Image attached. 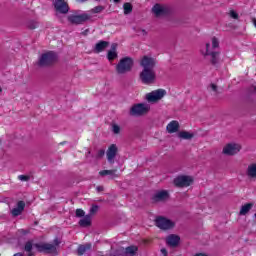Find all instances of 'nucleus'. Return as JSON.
Listing matches in <instances>:
<instances>
[{"label":"nucleus","mask_w":256,"mask_h":256,"mask_svg":"<svg viewBox=\"0 0 256 256\" xmlns=\"http://www.w3.org/2000/svg\"><path fill=\"white\" fill-rule=\"evenodd\" d=\"M246 175L249 179H256V162L248 165Z\"/></svg>","instance_id":"412c9836"},{"label":"nucleus","mask_w":256,"mask_h":256,"mask_svg":"<svg viewBox=\"0 0 256 256\" xmlns=\"http://www.w3.org/2000/svg\"><path fill=\"white\" fill-rule=\"evenodd\" d=\"M23 211H25V202L18 201L17 207L13 208L11 210V213H12L13 217H19V215H21L23 213Z\"/></svg>","instance_id":"dca6fc26"},{"label":"nucleus","mask_w":256,"mask_h":256,"mask_svg":"<svg viewBox=\"0 0 256 256\" xmlns=\"http://www.w3.org/2000/svg\"><path fill=\"white\" fill-rule=\"evenodd\" d=\"M123 9H124V15H129L133 12V5H131V3L129 2L124 3Z\"/></svg>","instance_id":"c85d7f7f"},{"label":"nucleus","mask_w":256,"mask_h":256,"mask_svg":"<svg viewBox=\"0 0 256 256\" xmlns=\"http://www.w3.org/2000/svg\"><path fill=\"white\" fill-rule=\"evenodd\" d=\"M241 151V146L239 144L230 143L224 146L222 153L228 155L229 157L237 155Z\"/></svg>","instance_id":"9d476101"},{"label":"nucleus","mask_w":256,"mask_h":256,"mask_svg":"<svg viewBox=\"0 0 256 256\" xmlns=\"http://www.w3.org/2000/svg\"><path fill=\"white\" fill-rule=\"evenodd\" d=\"M92 245L91 243H86V244H81L78 246L77 248V255H85V253H87V251H91L92 249Z\"/></svg>","instance_id":"aec40b11"},{"label":"nucleus","mask_w":256,"mask_h":256,"mask_svg":"<svg viewBox=\"0 0 256 256\" xmlns=\"http://www.w3.org/2000/svg\"><path fill=\"white\" fill-rule=\"evenodd\" d=\"M212 47L213 49H217L219 47V39H217V37L212 38Z\"/></svg>","instance_id":"2f4dec72"},{"label":"nucleus","mask_w":256,"mask_h":256,"mask_svg":"<svg viewBox=\"0 0 256 256\" xmlns=\"http://www.w3.org/2000/svg\"><path fill=\"white\" fill-rule=\"evenodd\" d=\"M131 69H133V59L131 57L122 58L116 65L118 75H125V73H129Z\"/></svg>","instance_id":"7ed1b4c3"},{"label":"nucleus","mask_w":256,"mask_h":256,"mask_svg":"<svg viewBox=\"0 0 256 256\" xmlns=\"http://www.w3.org/2000/svg\"><path fill=\"white\" fill-rule=\"evenodd\" d=\"M119 1H121V0H114V3H119Z\"/></svg>","instance_id":"49530a36"},{"label":"nucleus","mask_w":256,"mask_h":256,"mask_svg":"<svg viewBox=\"0 0 256 256\" xmlns=\"http://www.w3.org/2000/svg\"><path fill=\"white\" fill-rule=\"evenodd\" d=\"M166 241L170 247H177L179 245V241H181V238L175 234H171L167 237Z\"/></svg>","instance_id":"a211bd4d"},{"label":"nucleus","mask_w":256,"mask_h":256,"mask_svg":"<svg viewBox=\"0 0 256 256\" xmlns=\"http://www.w3.org/2000/svg\"><path fill=\"white\" fill-rule=\"evenodd\" d=\"M54 8L57 13H61L62 15H67V13H69V4H67L65 0H55Z\"/></svg>","instance_id":"f8f14e48"},{"label":"nucleus","mask_w":256,"mask_h":256,"mask_svg":"<svg viewBox=\"0 0 256 256\" xmlns=\"http://www.w3.org/2000/svg\"><path fill=\"white\" fill-rule=\"evenodd\" d=\"M230 17H232V19H239V14H237V12H235V10H231Z\"/></svg>","instance_id":"e433bc0d"},{"label":"nucleus","mask_w":256,"mask_h":256,"mask_svg":"<svg viewBox=\"0 0 256 256\" xmlns=\"http://www.w3.org/2000/svg\"><path fill=\"white\" fill-rule=\"evenodd\" d=\"M152 13H154L155 17H165V15H169V8L165 5L155 4L152 8Z\"/></svg>","instance_id":"ddd939ff"},{"label":"nucleus","mask_w":256,"mask_h":256,"mask_svg":"<svg viewBox=\"0 0 256 256\" xmlns=\"http://www.w3.org/2000/svg\"><path fill=\"white\" fill-rule=\"evenodd\" d=\"M209 47H211V44H206V52L205 56L210 55V61L212 65H217L219 63V52H209Z\"/></svg>","instance_id":"2eb2a0df"},{"label":"nucleus","mask_w":256,"mask_h":256,"mask_svg":"<svg viewBox=\"0 0 256 256\" xmlns=\"http://www.w3.org/2000/svg\"><path fill=\"white\" fill-rule=\"evenodd\" d=\"M117 153H119V148L117 147V144H111L106 151L107 161L108 163H110V165H113L115 163V157H117Z\"/></svg>","instance_id":"9b49d317"},{"label":"nucleus","mask_w":256,"mask_h":256,"mask_svg":"<svg viewBox=\"0 0 256 256\" xmlns=\"http://www.w3.org/2000/svg\"><path fill=\"white\" fill-rule=\"evenodd\" d=\"M173 183L175 187L179 188L190 187V185H193V178L187 175H180L174 178Z\"/></svg>","instance_id":"0eeeda50"},{"label":"nucleus","mask_w":256,"mask_h":256,"mask_svg":"<svg viewBox=\"0 0 256 256\" xmlns=\"http://www.w3.org/2000/svg\"><path fill=\"white\" fill-rule=\"evenodd\" d=\"M89 155H91V151H88V153L86 154V157H89Z\"/></svg>","instance_id":"a18cd8bd"},{"label":"nucleus","mask_w":256,"mask_h":256,"mask_svg":"<svg viewBox=\"0 0 256 256\" xmlns=\"http://www.w3.org/2000/svg\"><path fill=\"white\" fill-rule=\"evenodd\" d=\"M151 109L149 104L139 103L135 104L130 108V115L132 117H141L142 115H147Z\"/></svg>","instance_id":"39448f33"},{"label":"nucleus","mask_w":256,"mask_h":256,"mask_svg":"<svg viewBox=\"0 0 256 256\" xmlns=\"http://www.w3.org/2000/svg\"><path fill=\"white\" fill-rule=\"evenodd\" d=\"M76 217H85V211H83V209H77Z\"/></svg>","instance_id":"c9c22d12"},{"label":"nucleus","mask_w":256,"mask_h":256,"mask_svg":"<svg viewBox=\"0 0 256 256\" xmlns=\"http://www.w3.org/2000/svg\"><path fill=\"white\" fill-rule=\"evenodd\" d=\"M140 67L142 71L140 72V80L144 85H153L157 79V72H155V67H157V59L145 55L140 59Z\"/></svg>","instance_id":"f257e3e1"},{"label":"nucleus","mask_w":256,"mask_h":256,"mask_svg":"<svg viewBox=\"0 0 256 256\" xmlns=\"http://www.w3.org/2000/svg\"><path fill=\"white\" fill-rule=\"evenodd\" d=\"M96 189H97V192L99 193V192L103 191V186H98Z\"/></svg>","instance_id":"a19ab883"},{"label":"nucleus","mask_w":256,"mask_h":256,"mask_svg":"<svg viewBox=\"0 0 256 256\" xmlns=\"http://www.w3.org/2000/svg\"><path fill=\"white\" fill-rule=\"evenodd\" d=\"M89 19H91V16L87 13L68 16V21L69 23H72V25H81L85 23V21H89Z\"/></svg>","instance_id":"1a4fd4ad"},{"label":"nucleus","mask_w":256,"mask_h":256,"mask_svg":"<svg viewBox=\"0 0 256 256\" xmlns=\"http://www.w3.org/2000/svg\"><path fill=\"white\" fill-rule=\"evenodd\" d=\"M143 35H147V31L142 30Z\"/></svg>","instance_id":"c03bdc74"},{"label":"nucleus","mask_w":256,"mask_h":256,"mask_svg":"<svg viewBox=\"0 0 256 256\" xmlns=\"http://www.w3.org/2000/svg\"><path fill=\"white\" fill-rule=\"evenodd\" d=\"M167 199H169V192L167 190L158 191L152 197L153 203H161L167 201Z\"/></svg>","instance_id":"4468645a"},{"label":"nucleus","mask_w":256,"mask_h":256,"mask_svg":"<svg viewBox=\"0 0 256 256\" xmlns=\"http://www.w3.org/2000/svg\"><path fill=\"white\" fill-rule=\"evenodd\" d=\"M97 211H99V206L93 205V206L90 208V215H93V214L97 213Z\"/></svg>","instance_id":"72a5a7b5"},{"label":"nucleus","mask_w":256,"mask_h":256,"mask_svg":"<svg viewBox=\"0 0 256 256\" xmlns=\"http://www.w3.org/2000/svg\"><path fill=\"white\" fill-rule=\"evenodd\" d=\"M253 205H254L253 203H247L243 205L240 209L239 215H247V213H249V211L253 209Z\"/></svg>","instance_id":"a878e982"},{"label":"nucleus","mask_w":256,"mask_h":256,"mask_svg":"<svg viewBox=\"0 0 256 256\" xmlns=\"http://www.w3.org/2000/svg\"><path fill=\"white\" fill-rule=\"evenodd\" d=\"M107 59L108 61H113L114 59H117V43H113L111 45V50L108 51Z\"/></svg>","instance_id":"4be33fe9"},{"label":"nucleus","mask_w":256,"mask_h":256,"mask_svg":"<svg viewBox=\"0 0 256 256\" xmlns=\"http://www.w3.org/2000/svg\"><path fill=\"white\" fill-rule=\"evenodd\" d=\"M252 89H253V90H250L251 93H255V91H256V86H252Z\"/></svg>","instance_id":"79ce46f5"},{"label":"nucleus","mask_w":256,"mask_h":256,"mask_svg":"<svg viewBox=\"0 0 256 256\" xmlns=\"http://www.w3.org/2000/svg\"><path fill=\"white\" fill-rule=\"evenodd\" d=\"M165 95H167V91H165L164 89L154 90L146 94V100L148 101V103H157V101H161V99H163Z\"/></svg>","instance_id":"423d86ee"},{"label":"nucleus","mask_w":256,"mask_h":256,"mask_svg":"<svg viewBox=\"0 0 256 256\" xmlns=\"http://www.w3.org/2000/svg\"><path fill=\"white\" fill-rule=\"evenodd\" d=\"M156 226L159 227V229H163L164 231H167L168 229H173L175 227V223L163 216H159L155 220Z\"/></svg>","instance_id":"6e6552de"},{"label":"nucleus","mask_w":256,"mask_h":256,"mask_svg":"<svg viewBox=\"0 0 256 256\" xmlns=\"http://www.w3.org/2000/svg\"><path fill=\"white\" fill-rule=\"evenodd\" d=\"M179 122L177 120H172L168 125L166 126L167 133L173 134L177 133L179 131Z\"/></svg>","instance_id":"f3484780"},{"label":"nucleus","mask_w":256,"mask_h":256,"mask_svg":"<svg viewBox=\"0 0 256 256\" xmlns=\"http://www.w3.org/2000/svg\"><path fill=\"white\" fill-rule=\"evenodd\" d=\"M210 87H211L212 91H217V85L211 84Z\"/></svg>","instance_id":"ea45409f"},{"label":"nucleus","mask_w":256,"mask_h":256,"mask_svg":"<svg viewBox=\"0 0 256 256\" xmlns=\"http://www.w3.org/2000/svg\"><path fill=\"white\" fill-rule=\"evenodd\" d=\"M24 251L28 253V256H33V240H29L24 245Z\"/></svg>","instance_id":"cd10ccee"},{"label":"nucleus","mask_w":256,"mask_h":256,"mask_svg":"<svg viewBox=\"0 0 256 256\" xmlns=\"http://www.w3.org/2000/svg\"><path fill=\"white\" fill-rule=\"evenodd\" d=\"M57 61L55 52H46L39 57L37 62L38 67H51Z\"/></svg>","instance_id":"20e7f679"},{"label":"nucleus","mask_w":256,"mask_h":256,"mask_svg":"<svg viewBox=\"0 0 256 256\" xmlns=\"http://www.w3.org/2000/svg\"><path fill=\"white\" fill-rule=\"evenodd\" d=\"M103 157H105V149L98 150L96 154V159H103Z\"/></svg>","instance_id":"7c9ffc66"},{"label":"nucleus","mask_w":256,"mask_h":256,"mask_svg":"<svg viewBox=\"0 0 256 256\" xmlns=\"http://www.w3.org/2000/svg\"><path fill=\"white\" fill-rule=\"evenodd\" d=\"M112 132L114 133V135H119L121 133V127L117 124H113Z\"/></svg>","instance_id":"c756f323"},{"label":"nucleus","mask_w":256,"mask_h":256,"mask_svg":"<svg viewBox=\"0 0 256 256\" xmlns=\"http://www.w3.org/2000/svg\"><path fill=\"white\" fill-rule=\"evenodd\" d=\"M137 251H139V247L137 246H128L125 249V256H137Z\"/></svg>","instance_id":"b1692460"},{"label":"nucleus","mask_w":256,"mask_h":256,"mask_svg":"<svg viewBox=\"0 0 256 256\" xmlns=\"http://www.w3.org/2000/svg\"><path fill=\"white\" fill-rule=\"evenodd\" d=\"M178 137L179 139H185L187 141L193 139L194 135L193 133H190L188 131H181L178 133Z\"/></svg>","instance_id":"393cba45"},{"label":"nucleus","mask_w":256,"mask_h":256,"mask_svg":"<svg viewBox=\"0 0 256 256\" xmlns=\"http://www.w3.org/2000/svg\"><path fill=\"white\" fill-rule=\"evenodd\" d=\"M161 253H162V255H164V256H167V255H168L167 249H165V248H162V249H161Z\"/></svg>","instance_id":"58836bf2"},{"label":"nucleus","mask_w":256,"mask_h":256,"mask_svg":"<svg viewBox=\"0 0 256 256\" xmlns=\"http://www.w3.org/2000/svg\"><path fill=\"white\" fill-rule=\"evenodd\" d=\"M1 91H2V90H1V88H0V93H1Z\"/></svg>","instance_id":"de8ad7c7"},{"label":"nucleus","mask_w":256,"mask_h":256,"mask_svg":"<svg viewBox=\"0 0 256 256\" xmlns=\"http://www.w3.org/2000/svg\"><path fill=\"white\" fill-rule=\"evenodd\" d=\"M80 227H89L91 225V216L86 215L79 221Z\"/></svg>","instance_id":"bb28decb"},{"label":"nucleus","mask_w":256,"mask_h":256,"mask_svg":"<svg viewBox=\"0 0 256 256\" xmlns=\"http://www.w3.org/2000/svg\"><path fill=\"white\" fill-rule=\"evenodd\" d=\"M13 256H23V253L18 252V253H16V254H14Z\"/></svg>","instance_id":"37998d69"},{"label":"nucleus","mask_w":256,"mask_h":256,"mask_svg":"<svg viewBox=\"0 0 256 256\" xmlns=\"http://www.w3.org/2000/svg\"><path fill=\"white\" fill-rule=\"evenodd\" d=\"M61 245V240L59 238H55L53 240V244L50 243H36L34 247L37 249L39 253H46L47 255H59L57 251V247Z\"/></svg>","instance_id":"f03ea898"},{"label":"nucleus","mask_w":256,"mask_h":256,"mask_svg":"<svg viewBox=\"0 0 256 256\" xmlns=\"http://www.w3.org/2000/svg\"><path fill=\"white\" fill-rule=\"evenodd\" d=\"M99 175L101 177H106V175H108L110 179H117V177H119V175L117 174V169L102 170L99 172Z\"/></svg>","instance_id":"6ab92c4d"},{"label":"nucleus","mask_w":256,"mask_h":256,"mask_svg":"<svg viewBox=\"0 0 256 256\" xmlns=\"http://www.w3.org/2000/svg\"><path fill=\"white\" fill-rule=\"evenodd\" d=\"M103 6H96L92 9V13H101L103 11Z\"/></svg>","instance_id":"f704fd0d"},{"label":"nucleus","mask_w":256,"mask_h":256,"mask_svg":"<svg viewBox=\"0 0 256 256\" xmlns=\"http://www.w3.org/2000/svg\"><path fill=\"white\" fill-rule=\"evenodd\" d=\"M109 47V42L108 41H100L95 45V52L96 53H101L102 51H105Z\"/></svg>","instance_id":"5701e85b"},{"label":"nucleus","mask_w":256,"mask_h":256,"mask_svg":"<svg viewBox=\"0 0 256 256\" xmlns=\"http://www.w3.org/2000/svg\"><path fill=\"white\" fill-rule=\"evenodd\" d=\"M18 179L20 181H29L31 179V176H28V175H19L18 176Z\"/></svg>","instance_id":"473e14b6"},{"label":"nucleus","mask_w":256,"mask_h":256,"mask_svg":"<svg viewBox=\"0 0 256 256\" xmlns=\"http://www.w3.org/2000/svg\"><path fill=\"white\" fill-rule=\"evenodd\" d=\"M29 29H37V23L33 22L29 24Z\"/></svg>","instance_id":"4c0bfd02"}]
</instances>
